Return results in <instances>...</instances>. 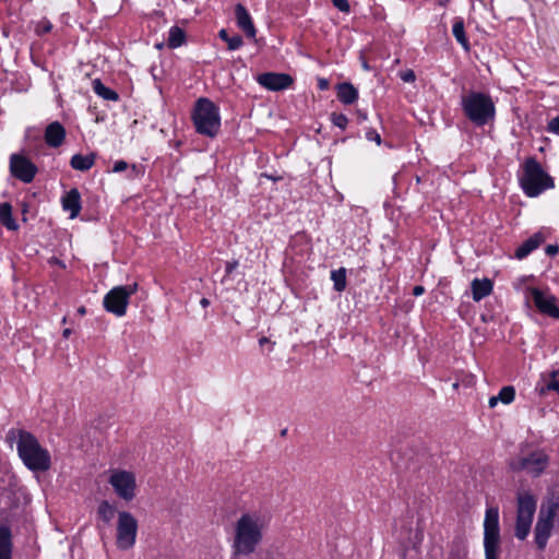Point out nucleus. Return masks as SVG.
Masks as SVG:
<instances>
[{
    "label": "nucleus",
    "instance_id": "1",
    "mask_svg": "<svg viewBox=\"0 0 559 559\" xmlns=\"http://www.w3.org/2000/svg\"><path fill=\"white\" fill-rule=\"evenodd\" d=\"M264 521L259 513H243L235 525L233 549L236 555L252 554L263 538Z\"/></svg>",
    "mask_w": 559,
    "mask_h": 559
},
{
    "label": "nucleus",
    "instance_id": "2",
    "mask_svg": "<svg viewBox=\"0 0 559 559\" xmlns=\"http://www.w3.org/2000/svg\"><path fill=\"white\" fill-rule=\"evenodd\" d=\"M16 450L24 465L33 472H45L51 465L50 454L29 432L19 431Z\"/></svg>",
    "mask_w": 559,
    "mask_h": 559
},
{
    "label": "nucleus",
    "instance_id": "3",
    "mask_svg": "<svg viewBox=\"0 0 559 559\" xmlns=\"http://www.w3.org/2000/svg\"><path fill=\"white\" fill-rule=\"evenodd\" d=\"M519 180L524 193L530 198H536L555 186L554 179L543 169L535 157H528L525 160Z\"/></svg>",
    "mask_w": 559,
    "mask_h": 559
},
{
    "label": "nucleus",
    "instance_id": "4",
    "mask_svg": "<svg viewBox=\"0 0 559 559\" xmlns=\"http://www.w3.org/2000/svg\"><path fill=\"white\" fill-rule=\"evenodd\" d=\"M555 525H559V496L551 493L542 504L535 526V543L539 549L546 547Z\"/></svg>",
    "mask_w": 559,
    "mask_h": 559
},
{
    "label": "nucleus",
    "instance_id": "5",
    "mask_svg": "<svg viewBox=\"0 0 559 559\" xmlns=\"http://www.w3.org/2000/svg\"><path fill=\"white\" fill-rule=\"evenodd\" d=\"M465 116L475 124L484 126L495 117V105L490 96L472 92L462 98Z\"/></svg>",
    "mask_w": 559,
    "mask_h": 559
},
{
    "label": "nucleus",
    "instance_id": "6",
    "mask_svg": "<svg viewBox=\"0 0 559 559\" xmlns=\"http://www.w3.org/2000/svg\"><path fill=\"white\" fill-rule=\"evenodd\" d=\"M193 122L200 134L214 138L221 127V117L217 106L207 98H200L193 110Z\"/></svg>",
    "mask_w": 559,
    "mask_h": 559
},
{
    "label": "nucleus",
    "instance_id": "7",
    "mask_svg": "<svg viewBox=\"0 0 559 559\" xmlns=\"http://www.w3.org/2000/svg\"><path fill=\"white\" fill-rule=\"evenodd\" d=\"M485 559H498L500 551L499 510L497 507L486 509L484 520Z\"/></svg>",
    "mask_w": 559,
    "mask_h": 559
},
{
    "label": "nucleus",
    "instance_id": "8",
    "mask_svg": "<svg viewBox=\"0 0 559 559\" xmlns=\"http://www.w3.org/2000/svg\"><path fill=\"white\" fill-rule=\"evenodd\" d=\"M536 511V499L527 491L518 493L515 536L523 540L527 537Z\"/></svg>",
    "mask_w": 559,
    "mask_h": 559
},
{
    "label": "nucleus",
    "instance_id": "9",
    "mask_svg": "<svg viewBox=\"0 0 559 559\" xmlns=\"http://www.w3.org/2000/svg\"><path fill=\"white\" fill-rule=\"evenodd\" d=\"M138 521L128 511L118 512L116 545L120 550L131 549L136 542Z\"/></svg>",
    "mask_w": 559,
    "mask_h": 559
},
{
    "label": "nucleus",
    "instance_id": "10",
    "mask_svg": "<svg viewBox=\"0 0 559 559\" xmlns=\"http://www.w3.org/2000/svg\"><path fill=\"white\" fill-rule=\"evenodd\" d=\"M138 287V283L114 287L104 297L103 305L105 309L117 317L124 316L129 298L136 293Z\"/></svg>",
    "mask_w": 559,
    "mask_h": 559
},
{
    "label": "nucleus",
    "instance_id": "11",
    "mask_svg": "<svg viewBox=\"0 0 559 559\" xmlns=\"http://www.w3.org/2000/svg\"><path fill=\"white\" fill-rule=\"evenodd\" d=\"M549 463L548 455L544 451H534L528 455L514 457L510 462V467L515 471H525L533 477L540 476Z\"/></svg>",
    "mask_w": 559,
    "mask_h": 559
},
{
    "label": "nucleus",
    "instance_id": "12",
    "mask_svg": "<svg viewBox=\"0 0 559 559\" xmlns=\"http://www.w3.org/2000/svg\"><path fill=\"white\" fill-rule=\"evenodd\" d=\"M108 483L114 488L116 495L126 500L131 501L135 497L136 480L132 472L124 469H112L108 478Z\"/></svg>",
    "mask_w": 559,
    "mask_h": 559
},
{
    "label": "nucleus",
    "instance_id": "13",
    "mask_svg": "<svg viewBox=\"0 0 559 559\" xmlns=\"http://www.w3.org/2000/svg\"><path fill=\"white\" fill-rule=\"evenodd\" d=\"M10 173L22 182L29 183L37 174V167L26 156L14 153L10 156Z\"/></svg>",
    "mask_w": 559,
    "mask_h": 559
},
{
    "label": "nucleus",
    "instance_id": "14",
    "mask_svg": "<svg viewBox=\"0 0 559 559\" xmlns=\"http://www.w3.org/2000/svg\"><path fill=\"white\" fill-rule=\"evenodd\" d=\"M257 82L269 91H283L294 83L293 78L286 73L265 72L257 76Z\"/></svg>",
    "mask_w": 559,
    "mask_h": 559
},
{
    "label": "nucleus",
    "instance_id": "15",
    "mask_svg": "<svg viewBox=\"0 0 559 559\" xmlns=\"http://www.w3.org/2000/svg\"><path fill=\"white\" fill-rule=\"evenodd\" d=\"M532 299L537 309L555 319L559 318V308L556 306V298L538 288L530 289Z\"/></svg>",
    "mask_w": 559,
    "mask_h": 559
},
{
    "label": "nucleus",
    "instance_id": "16",
    "mask_svg": "<svg viewBox=\"0 0 559 559\" xmlns=\"http://www.w3.org/2000/svg\"><path fill=\"white\" fill-rule=\"evenodd\" d=\"M235 15L238 27L242 29L248 38L255 39L257 29L248 10L242 4L238 3L235 8Z\"/></svg>",
    "mask_w": 559,
    "mask_h": 559
},
{
    "label": "nucleus",
    "instance_id": "17",
    "mask_svg": "<svg viewBox=\"0 0 559 559\" xmlns=\"http://www.w3.org/2000/svg\"><path fill=\"white\" fill-rule=\"evenodd\" d=\"M66 138V130L58 121L51 122L45 130V141L50 147H59Z\"/></svg>",
    "mask_w": 559,
    "mask_h": 559
},
{
    "label": "nucleus",
    "instance_id": "18",
    "mask_svg": "<svg viewBox=\"0 0 559 559\" xmlns=\"http://www.w3.org/2000/svg\"><path fill=\"white\" fill-rule=\"evenodd\" d=\"M62 207L70 213V218H75L81 211V194L78 189L68 191L61 200Z\"/></svg>",
    "mask_w": 559,
    "mask_h": 559
},
{
    "label": "nucleus",
    "instance_id": "19",
    "mask_svg": "<svg viewBox=\"0 0 559 559\" xmlns=\"http://www.w3.org/2000/svg\"><path fill=\"white\" fill-rule=\"evenodd\" d=\"M545 241V236L542 231H538L525 240L515 251L518 259L526 258L533 250L538 248Z\"/></svg>",
    "mask_w": 559,
    "mask_h": 559
},
{
    "label": "nucleus",
    "instance_id": "20",
    "mask_svg": "<svg viewBox=\"0 0 559 559\" xmlns=\"http://www.w3.org/2000/svg\"><path fill=\"white\" fill-rule=\"evenodd\" d=\"M472 295L475 301H480L483 298L489 296L492 292V282L488 278L473 280L472 284Z\"/></svg>",
    "mask_w": 559,
    "mask_h": 559
},
{
    "label": "nucleus",
    "instance_id": "21",
    "mask_svg": "<svg viewBox=\"0 0 559 559\" xmlns=\"http://www.w3.org/2000/svg\"><path fill=\"white\" fill-rule=\"evenodd\" d=\"M337 98L345 105L353 104L358 98V91L350 83L337 85Z\"/></svg>",
    "mask_w": 559,
    "mask_h": 559
},
{
    "label": "nucleus",
    "instance_id": "22",
    "mask_svg": "<svg viewBox=\"0 0 559 559\" xmlns=\"http://www.w3.org/2000/svg\"><path fill=\"white\" fill-rule=\"evenodd\" d=\"M11 532L5 526H0V559H11Z\"/></svg>",
    "mask_w": 559,
    "mask_h": 559
},
{
    "label": "nucleus",
    "instance_id": "23",
    "mask_svg": "<svg viewBox=\"0 0 559 559\" xmlns=\"http://www.w3.org/2000/svg\"><path fill=\"white\" fill-rule=\"evenodd\" d=\"M94 163H95L94 154H90V155L75 154L72 156V158L70 160L71 167L76 170H81V171L91 169L93 167Z\"/></svg>",
    "mask_w": 559,
    "mask_h": 559
},
{
    "label": "nucleus",
    "instance_id": "24",
    "mask_svg": "<svg viewBox=\"0 0 559 559\" xmlns=\"http://www.w3.org/2000/svg\"><path fill=\"white\" fill-rule=\"evenodd\" d=\"M536 390L540 395H545L549 391L559 392V381L557 380V372H551L548 378L543 377L542 381L537 384Z\"/></svg>",
    "mask_w": 559,
    "mask_h": 559
},
{
    "label": "nucleus",
    "instance_id": "25",
    "mask_svg": "<svg viewBox=\"0 0 559 559\" xmlns=\"http://www.w3.org/2000/svg\"><path fill=\"white\" fill-rule=\"evenodd\" d=\"M0 222L10 230L17 229V224L12 217V206L8 202L0 203Z\"/></svg>",
    "mask_w": 559,
    "mask_h": 559
},
{
    "label": "nucleus",
    "instance_id": "26",
    "mask_svg": "<svg viewBox=\"0 0 559 559\" xmlns=\"http://www.w3.org/2000/svg\"><path fill=\"white\" fill-rule=\"evenodd\" d=\"M97 514L104 523L109 524L115 518L116 508L107 500H103L98 506Z\"/></svg>",
    "mask_w": 559,
    "mask_h": 559
},
{
    "label": "nucleus",
    "instance_id": "27",
    "mask_svg": "<svg viewBox=\"0 0 559 559\" xmlns=\"http://www.w3.org/2000/svg\"><path fill=\"white\" fill-rule=\"evenodd\" d=\"M185 32L178 26H173L169 29L167 45L169 48H178L185 43Z\"/></svg>",
    "mask_w": 559,
    "mask_h": 559
},
{
    "label": "nucleus",
    "instance_id": "28",
    "mask_svg": "<svg viewBox=\"0 0 559 559\" xmlns=\"http://www.w3.org/2000/svg\"><path fill=\"white\" fill-rule=\"evenodd\" d=\"M94 91L95 93L107 100H117L118 94L110 90L109 87L105 86L99 80H95L93 82Z\"/></svg>",
    "mask_w": 559,
    "mask_h": 559
},
{
    "label": "nucleus",
    "instance_id": "29",
    "mask_svg": "<svg viewBox=\"0 0 559 559\" xmlns=\"http://www.w3.org/2000/svg\"><path fill=\"white\" fill-rule=\"evenodd\" d=\"M331 280L336 292H343L346 287V270L341 267L331 272Z\"/></svg>",
    "mask_w": 559,
    "mask_h": 559
},
{
    "label": "nucleus",
    "instance_id": "30",
    "mask_svg": "<svg viewBox=\"0 0 559 559\" xmlns=\"http://www.w3.org/2000/svg\"><path fill=\"white\" fill-rule=\"evenodd\" d=\"M453 36L455 39L466 49L468 50V40L465 36L464 32V23L462 20H457L453 24L452 28Z\"/></svg>",
    "mask_w": 559,
    "mask_h": 559
},
{
    "label": "nucleus",
    "instance_id": "31",
    "mask_svg": "<svg viewBox=\"0 0 559 559\" xmlns=\"http://www.w3.org/2000/svg\"><path fill=\"white\" fill-rule=\"evenodd\" d=\"M218 35L223 40L227 43L229 50H236L243 44L242 38L239 35L229 37L226 29H221Z\"/></svg>",
    "mask_w": 559,
    "mask_h": 559
},
{
    "label": "nucleus",
    "instance_id": "32",
    "mask_svg": "<svg viewBox=\"0 0 559 559\" xmlns=\"http://www.w3.org/2000/svg\"><path fill=\"white\" fill-rule=\"evenodd\" d=\"M514 396L515 390L511 385L503 386L498 394L499 401L503 404H510L514 400Z\"/></svg>",
    "mask_w": 559,
    "mask_h": 559
},
{
    "label": "nucleus",
    "instance_id": "33",
    "mask_svg": "<svg viewBox=\"0 0 559 559\" xmlns=\"http://www.w3.org/2000/svg\"><path fill=\"white\" fill-rule=\"evenodd\" d=\"M52 29V24L49 20L43 19L36 24V33L38 35L47 34Z\"/></svg>",
    "mask_w": 559,
    "mask_h": 559
},
{
    "label": "nucleus",
    "instance_id": "34",
    "mask_svg": "<svg viewBox=\"0 0 559 559\" xmlns=\"http://www.w3.org/2000/svg\"><path fill=\"white\" fill-rule=\"evenodd\" d=\"M332 121L336 127L343 130L346 128L348 123L347 117L343 114H332Z\"/></svg>",
    "mask_w": 559,
    "mask_h": 559
},
{
    "label": "nucleus",
    "instance_id": "35",
    "mask_svg": "<svg viewBox=\"0 0 559 559\" xmlns=\"http://www.w3.org/2000/svg\"><path fill=\"white\" fill-rule=\"evenodd\" d=\"M400 78L406 83H413L416 80L415 72L411 69L400 72Z\"/></svg>",
    "mask_w": 559,
    "mask_h": 559
},
{
    "label": "nucleus",
    "instance_id": "36",
    "mask_svg": "<svg viewBox=\"0 0 559 559\" xmlns=\"http://www.w3.org/2000/svg\"><path fill=\"white\" fill-rule=\"evenodd\" d=\"M546 129L550 133L559 134V116L549 120Z\"/></svg>",
    "mask_w": 559,
    "mask_h": 559
},
{
    "label": "nucleus",
    "instance_id": "37",
    "mask_svg": "<svg viewBox=\"0 0 559 559\" xmlns=\"http://www.w3.org/2000/svg\"><path fill=\"white\" fill-rule=\"evenodd\" d=\"M335 8H337L341 12L348 13L350 10L349 3L347 0H332Z\"/></svg>",
    "mask_w": 559,
    "mask_h": 559
},
{
    "label": "nucleus",
    "instance_id": "38",
    "mask_svg": "<svg viewBox=\"0 0 559 559\" xmlns=\"http://www.w3.org/2000/svg\"><path fill=\"white\" fill-rule=\"evenodd\" d=\"M366 138L368 141H374L378 145L381 144V136L376 130H369L366 132Z\"/></svg>",
    "mask_w": 559,
    "mask_h": 559
},
{
    "label": "nucleus",
    "instance_id": "39",
    "mask_svg": "<svg viewBox=\"0 0 559 559\" xmlns=\"http://www.w3.org/2000/svg\"><path fill=\"white\" fill-rule=\"evenodd\" d=\"M128 168V164L124 160H118L112 167L114 173H120Z\"/></svg>",
    "mask_w": 559,
    "mask_h": 559
},
{
    "label": "nucleus",
    "instance_id": "40",
    "mask_svg": "<svg viewBox=\"0 0 559 559\" xmlns=\"http://www.w3.org/2000/svg\"><path fill=\"white\" fill-rule=\"evenodd\" d=\"M237 266H238L237 260L228 261L226 263V274L229 275L234 270L237 269Z\"/></svg>",
    "mask_w": 559,
    "mask_h": 559
},
{
    "label": "nucleus",
    "instance_id": "41",
    "mask_svg": "<svg viewBox=\"0 0 559 559\" xmlns=\"http://www.w3.org/2000/svg\"><path fill=\"white\" fill-rule=\"evenodd\" d=\"M558 250H559L558 246H555V245H548L546 247V253L551 257L556 255L558 253Z\"/></svg>",
    "mask_w": 559,
    "mask_h": 559
},
{
    "label": "nucleus",
    "instance_id": "42",
    "mask_svg": "<svg viewBox=\"0 0 559 559\" xmlns=\"http://www.w3.org/2000/svg\"><path fill=\"white\" fill-rule=\"evenodd\" d=\"M424 292H425V288L423 286H420V285H417V286H415L413 288V295L414 296H420V295L424 294Z\"/></svg>",
    "mask_w": 559,
    "mask_h": 559
},
{
    "label": "nucleus",
    "instance_id": "43",
    "mask_svg": "<svg viewBox=\"0 0 559 559\" xmlns=\"http://www.w3.org/2000/svg\"><path fill=\"white\" fill-rule=\"evenodd\" d=\"M260 346H264L265 344H270L273 347L274 343H272L267 337L263 336L259 340ZM272 348H270L271 350Z\"/></svg>",
    "mask_w": 559,
    "mask_h": 559
},
{
    "label": "nucleus",
    "instance_id": "44",
    "mask_svg": "<svg viewBox=\"0 0 559 559\" xmlns=\"http://www.w3.org/2000/svg\"><path fill=\"white\" fill-rule=\"evenodd\" d=\"M328 86H329V82L325 79H320L319 80V87L321 90H325V88H328Z\"/></svg>",
    "mask_w": 559,
    "mask_h": 559
},
{
    "label": "nucleus",
    "instance_id": "45",
    "mask_svg": "<svg viewBox=\"0 0 559 559\" xmlns=\"http://www.w3.org/2000/svg\"><path fill=\"white\" fill-rule=\"evenodd\" d=\"M498 402H500L499 399H498V395L497 396H491L489 399V406L490 407H495L498 404Z\"/></svg>",
    "mask_w": 559,
    "mask_h": 559
},
{
    "label": "nucleus",
    "instance_id": "46",
    "mask_svg": "<svg viewBox=\"0 0 559 559\" xmlns=\"http://www.w3.org/2000/svg\"><path fill=\"white\" fill-rule=\"evenodd\" d=\"M200 305L203 307V308H206L209 305H210V300L207 298H202L200 300Z\"/></svg>",
    "mask_w": 559,
    "mask_h": 559
},
{
    "label": "nucleus",
    "instance_id": "47",
    "mask_svg": "<svg viewBox=\"0 0 559 559\" xmlns=\"http://www.w3.org/2000/svg\"><path fill=\"white\" fill-rule=\"evenodd\" d=\"M71 333H72V330H71V329H64V330L62 331V336H63L64 338H68V337L71 335Z\"/></svg>",
    "mask_w": 559,
    "mask_h": 559
},
{
    "label": "nucleus",
    "instance_id": "48",
    "mask_svg": "<svg viewBox=\"0 0 559 559\" xmlns=\"http://www.w3.org/2000/svg\"><path fill=\"white\" fill-rule=\"evenodd\" d=\"M78 313L80 316H84L86 313V308L84 306H81L78 308Z\"/></svg>",
    "mask_w": 559,
    "mask_h": 559
},
{
    "label": "nucleus",
    "instance_id": "49",
    "mask_svg": "<svg viewBox=\"0 0 559 559\" xmlns=\"http://www.w3.org/2000/svg\"><path fill=\"white\" fill-rule=\"evenodd\" d=\"M358 116L361 120H366L367 119V116L366 114H361V112H358Z\"/></svg>",
    "mask_w": 559,
    "mask_h": 559
},
{
    "label": "nucleus",
    "instance_id": "50",
    "mask_svg": "<svg viewBox=\"0 0 559 559\" xmlns=\"http://www.w3.org/2000/svg\"><path fill=\"white\" fill-rule=\"evenodd\" d=\"M62 323H67V317L62 318Z\"/></svg>",
    "mask_w": 559,
    "mask_h": 559
},
{
    "label": "nucleus",
    "instance_id": "51",
    "mask_svg": "<svg viewBox=\"0 0 559 559\" xmlns=\"http://www.w3.org/2000/svg\"><path fill=\"white\" fill-rule=\"evenodd\" d=\"M448 0H441L440 3L444 4Z\"/></svg>",
    "mask_w": 559,
    "mask_h": 559
},
{
    "label": "nucleus",
    "instance_id": "52",
    "mask_svg": "<svg viewBox=\"0 0 559 559\" xmlns=\"http://www.w3.org/2000/svg\"><path fill=\"white\" fill-rule=\"evenodd\" d=\"M556 372H557V376H559V369Z\"/></svg>",
    "mask_w": 559,
    "mask_h": 559
}]
</instances>
